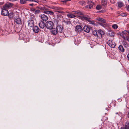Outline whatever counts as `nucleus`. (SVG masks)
<instances>
[{"mask_svg":"<svg viewBox=\"0 0 129 129\" xmlns=\"http://www.w3.org/2000/svg\"><path fill=\"white\" fill-rule=\"evenodd\" d=\"M93 34L97 38H102V35H104V33L103 31L101 29H99L98 31L94 30L92 32Z\"/></svg>","mask_w":129,"mask_h":129,"instance_id":"nucleus-1","label":"nucleus"},{"mask_svg":"<svg viewBox=\"0 0 129 129\" xmlns=\"http://www.w3.org/2000/svg\"><path fill=\"white\" fill-rule=\"evenodd\" d=\"M96 20L99 22V24L104 27H105L107 25L106 20L100 17H98Z\"/></svg>","mask_w":129,"mask_h":129,"instance_id":"nucleus-2","label":"nucleus"},{"mask_svg":"<svg viewBox=\"0 0 129 129\" xmlns=\"http://www.w3.org/2000/svg\"><path fill=\"white\" fill-rule=\"evenodd\" d=\"M53 23L50 21H47L45 23V27L48 29H51L53 28Z\"/></svg>","mask_w":129,"mask_h":129,"instance_id":"nucleus-3","label":"nucleus"},{"mask_svg":"<svg viewBox=\"0 0 129 129\" xmlns=\"http://www.w3.org/2000/svg\"><path fill=\"white\" fill-rule=\"evenodd\" d=\"M55 22L57 23V26L56 27L58 33H62L63 32V28L62 26L61 25H57L58 21L55 20Z\"/></svg>","mask_w":129,"mask_h":129,"instance_id":"nucleus-4","label":"nucleus"},{"mask_svg":"<svg viewBox=\"0 0 129 129\" xmlns=\"http://www.w3.org/2000/svg\"><path fill=\"white\" fill-rule=\"evenodd\" d=\"M54 9L55 10L56 12L60 13H64L63 11L65 10V9L58 7H54Z\"/></svg>","mask_w":129,"mask_h":129,"instance_id":"nucleus-5","label":"nucleus"},{"mask_svg":"<svg viewBox=\"0 0 129 129\" xmlns=\"http://www.w3.org/2000/svg\"><path fill=\"white\" fill-rule=\"evenodd\" d=\"M2 10L1 14L4 16H8L9 15V12L8 10L2 8H1Z\"/></svg>","mask_w":129,"mask_h":129,"instance_id":"nucleus-6","label":"nucleus"},{"mask_svg":"<svg viewBox=\"0 0 129 129\" xmlns=\"http://www.w3.org/2000/svg\"><path fill=\"white\" fill-rule=\"evenodd\" d=\"M107 43L109 46L112 48H114L116 45L115 42L113 40H109L108 41Z\"/></svg>","mask_w":129,"mask_h":129,"instance_id":"nucleus-7","label":"nucleus"},{"mask_svg":"<svg viewBox=\"0 0 129 129\" xmlns=\"http://www.w3.org/2000/svg\"><path fill=\"white\" fill-rule=\"evenodd\" d=\"M13 4L9 3L7 2L3 6V8L6 9H8L12 7L13 5Z\"/></svg>","mask_w":129,"mask_h":129,"instance_id":"nucleus-8","label":"nucleus"},{"mask_svg":"<svg viewBox=\"0 0 129 129\" xmlns=\"http://www.w3.org/2000/svg\"><path fill=\"white\" fill-rule=\"evenodd\" d=\"M75 31L78 33H80L82 31V27L80 25H77L75 28Z\"/></svg>","mask_w":129,"mask_h":129,"instance_id":"nucleus-9","label":"nucleus"},{"mask_svg":"<svg viewBox=\"0 0 129 129\" xmlns=\"http://www.w3.org/2000/svg\"><path fill=\"white\" fill-rule=\"evenodd\" d=\"M79 18L83 21H88L90 18L89 17L80 16H79Z\"/></svg>","mask_w":129,"mask_h":129,"instance_id":"nucleus-10","label":"nucleus"},{"mask_svg":"<svg viewBox=\"0 0 129 129\" xmlns=\"http://www.w3.org/2000/svg\"><path fill=\"white\" fill-rule=\"evenodd\" d=\"M41 19L44 21H47L48 19V16L45 14H42L40 16Z\"/></svg>","mask_w":129,"mask_h":129,"instance_id":"nucleus-11","label":"nucleus"},{"mask_svg":"<svg viewBox=\"0 0 129 129\" xmlns=\"http://www.w3.org/2000/svg\"><path fill=\"white\" fill-rule=\"evenodd\" d=\"M51 34L53 35H55L58 33L56 28H53L52 29H51Z\"/></svg>","mask_w":129,"mask_h":129,"instance_id":"nucleus-12","label":"nucleus"},{"mask_svg":"<svg viewBox=\"0 0 129 129\" xmlns=\"http://www.w3.org/2000/svg\"><path fill=\"white\" fill-rule=\"evenodd\" d=\"M74 42L76 45H78L80 42V38H75L74 39Z\"/></svg>","mask_w":129,"mask_h":129,"instance_id":"nucleus-13","label":"nucleus"},{"mask_svg":"<svg viewBox=\"0 0 129 129\" xmlns=\"http://www.w3.org/2000/svg\"><path fill=\"white\" fill-rule=\"evenodd\" d=\"M83 29L84 31L88 33L89 32L90 28L87 25H85L83 27Z\"/></svg>","mask_w":129,"mask_h":129,"instance_id":"nucleus-14","label":"nucleus"},{"mask_svg":"<svg viewBox=\"0 0 129 129\" xmlns=\"http://www.w3.org/2000/svg\"><path fill=\"white\" fill-rule=\"evenodd\" d=\"M14 20L17 24H19L21 23V21L18 16L14 18Z\"/></svg>","mask_w":129,"mask_h":129,"instance_id":"nucleus-15","label":"nucleus"},{"mask_svg":"<svg viewBox=\"0 0 129 129\" xmlns=\"http://www.w3.org/2000/svg\"><path fill=\"white\" fill-rule=\"evenodd\" d=\"M120 129H129V122H126L125 124V125L122 127Z\"/></svg>","mask_w":129,"mask_h":129,"instance_id":"nucleus-16","label":"nucleus"},{"mask_svg":"<svg viewBox=\"0 0 129 129\" xmlns=\"http://www.w3.org/2000/svg\"><path fill=\"white\" fill-rule=\"evenodd\" d=\"M39 25L40 28L43 29L45 26V24L43 21H41L39 23Z\"/></svg>","mask_w":129,"mask_h":129,"instance_id":"nucleus-17","label":"nucleus"},{"mask_svg":"<svg viewBox=\"0 0 129 129\" xmlns=\"http://www.w3.org/2000/svg\"><path fill=\"white\" fill-rule=\"evenodd\" d=\"M66 12L68 13L67 15V16L69 18H74L76 17V16L73 14H72L71 13L68 12Z\"/></svg>","mask_w":129,"mask_h":129,"instance_id":"nucleus-18","label":"nucleus"},{"mask_svg":"<svg viewBox=\"0 0 129 129\" xmlns=\"http://www.w3.org/2000/svg\"><path fill=\"white\" fill-rule=\"evenodd\" d=\"M33 30L35 33H38L39 31V29L38 27L36 26H34L33 28Z\"/></svg>","mask_w":129,"mask_h":129,"instance_id":"nucleus-19","label":"nucleus"},{"mask_svg":"<svg viewBox=\"0 0 129 129\" xmlns=\"http://www.w3.org/2000/svg\"><path fill=\"white\" fill-rule=\"evenodd\" d=\"M44 13L47 14H50L51 15H53L54 14L53 12L51 11H45Z\"/></svg>","mask_w":129,"mask_h":129,"instance_id":"nucleus-20","label":"nucleus"},{"mask_svg":"<svg viewBox=\"0 0 129 129\" xmlns=\"http://www.w3.org/2000/svg\"><path fill=\"white\" fill-rule=\"evenodd\" d=\"M118 49L120 51L122 52H124V49L122 45H120L118 47Z\"/></svg>","mask_w":129,"mask_h":129,"instance_id":"nucleus-21","label":"nucleus"},{"mask_svg":"<svg viewBox=\"0 0 129 129\" xmlns=\"http://www.w3.org/2000/svg\"><path fill=\"white\" fill-rule=\"evenodd\" d=\"M122 33L125 36H126L129 35V30H125L122 31Z\"/></svg>","mask_w":129,"mask_h":129,"instance_id":"nucleus-22","label":"nucleus"},{"mask_svg":"<svg viewBox=\"0 0 129 129\" xmlns=\"http://www.w3.org/2000/svg\"><path fill=\"white\" fill-rule=\"evenodd\" d=\"M101 4L102 5L104 6L107 4V0H101Z\"/></svg>","mask_w":129,"mask_h":129,"instance_id":"nucleus-23","label":"nucleus"},{"mask_svg":"<svg viewBox=\"0 0 129 129\" xmlns=\"http://www.w3.org/2000/svg\"><path fill=\"white\" fill-rule=\"evenodd\" d=\"M117 4L118 7L120 8L122 7L124 5V4L122 2H117Z\"/></svg>","mask_w":129,"mask_h":129,"instance_id":"nucleus-24","label":"nucleus"},{"mask_svg":"<svg viewBox=\"0 0 129 129\" xmlns=\"http://www.w3.org/2000/svg\"><path fill=\"white\" fill-rule=\"evenodd\" d=\"M31 20H29L28 21V25L29 27H32V22Z\"/></svg>","mask_w":129,"mask_h":129,"instance_id":"nucleus-25","label":"nucleus"},{"mask_svg":"<svg viewBox=\"0 0 129 129\" xmlns=\"http://www.w3.org/2000/svg\"><path fill=\"white\" fill-rule=\"evenodd\" d=\"M64 22L66 24H69L70 23V22L69 19H67V18H65L64 19Z\"/></svg>","mask_w":129,"mask_h":129,"instance_id":"nucleus-26","label":"nucleus"},{"mask_svg":"<svg viewBox=\"0 0 129 129\" xmlns=\"http://www.w3.org/2000/svg\"><path fill=\"white\" fill-rule=\"evenodd\" d=\"M88 22H89V24H92L93 25H96V23L95 21L94 20H90V19H89Z\"/></svg>","mask_w":129,"mask_h":129,"instance_id":"nucleus-27","label":"nucleus"},{"mask_svg":"<svg viewBox=\"0 0 129 129\" xmlns=\"http://www.w3.org/2000/svg\"><path fill=\"white\" fill-rule=\"evenodd\" d=\"M33 12H34L35 14H38L40 12V10H36L35 9L33 8Z\"/></svg>","mask_w":129,"mask_h":129,"instance_id":"nucleus-28","label":"nucleus"},{"mask_svg":"<svg viewBox=\"0 0 129 129\" xmlns=\"http://www.w3.org/2000/svg\"><path fill=\"white\" fill-rule=\"evenodd\" d=\"M109 35L113 37L114 35V33L112 31H110L109 33Z\"/></svg>","mask_w":129,"mask_h":129,"instance_id":"nucleus-29","label":"nucleus"},{"mask_svg":"<svg viewBox=\"0 0 129 129\" xmlns=\"http://www.w3.org/2000/svg\"><path fill=\"white\" fill-rule=\"evenodd\" d=\"M14 15V13L13 12H11L10 13H9V15L8 16H9V17L10 18H13Z\"/></svg>","mask_w":129,"mask_h":129,"instance_id":"nucleus-30","label":"nucleus"},{"mask_svg":"<svg viewBox=\"0 0 129 129\" xmlns=\"http://www.w3.org/2000/svg\"><path fill=\"white\" fill-rule=\"evenodd\" d=\"M112 27L114 29H116L118 28V26L116 24H114L112 25Z\"/></svg>","mask_w":129,"mask_h":129,"instance_id":"nucleus-31","label":"nucleus"},{"mask_svg":"<svg viewBox=\"0 0 129 129\" xmlns=\"http://www.w3.org/2000/svg\"><path fill=\"white\" fill-rule=\"evenodd\" d=\"M28 0H20V3L21 4H24L26 3V1Z\"/></svg>","mask_w":129,"mask_h":129,"instance_id":"nucleus-32","label":"nucleus"},{"mask_svg":"<svg viewBox=\"0 0 129 129\" xmlns=\"http://www.w3.org/2000/svg\"><path fill=\"white\" fill-rule=\"evenodd\" d=\"M93 7V5L91 4L88 5L86 6V8H88L90 9H91Z\"/></svg>","mask_w":129,"mask_h":129,"instance_id":"nucleus-33","label":"nucleus"},{"mask_svg":"<svg viewBox=\"0 0 129 129\" xmlns=\"http://www.w3.org/2000/svg\"><path fill=\"white\" fill-rule=\"evenodd\" d=\"M102 8V7L100 5H98L96 7V9L97 10H100Z\"/></svg>","mask_w":129,"mask_h":129,"instance_id":"nucleus-34","label":"nucleus"},{"mask_svg":"<svg viewBox=\"0 0 129 129\" xmlns=\"http://www.w3.org/2000/svg\"><path fill=\"white\" fill-rule=\"evenodd\" d=\"M75 13L76 14L79 15H82V13L80 11H76Z\"/></svg>","mask_w":129,"mask_h":129,"instance_id":"nucleus-35","label":"nucleus"},{"mask_svg":"<svg viewBox=\"0 0 129 129\" xmlns=\"http://www.w3.org/2000/svg\"><path fill=\"white\" fill-rule=\"evenodd\" d=\"M120 36H121L124 39L125 38V37L124 35L122 33H122H121L120 34Z\"/></svg>","mask_w":129,"mask_h":129,"instance_id":"nucleus-36","label":"nucleus"},{"mask_svg":"<svg viewBox=\"0 0 129 129\" xmlns=\"http://www.w3.org/2000/svg\"><path fill=\"white\" fill-rule=\"evenodd\" d=\"M33 2H35L36 3V4H35V5H37V4L38 3V2H39V1H38V0H33Z\"/></svg>","mask_w":129,"mask_h":129,"instance_id":"nucleus-37","label":"nucleus"},{"mask_svg":"<svg viewBox=\"0 0 129 129\" xmlns=\"http://www.w3.org/2000/svg\"><path fill=\"white\" fill-rule=\"evenodd\" d=\"M121 15L122 17L126 16L127 14H126L123 13L121 14Z\"/></svg>","mask_w":129,"mask_h":129,"instance_id":"nucleus-38","label":"nucleus"},{"mask_svg":"<svg viewBox=\"0 0 129 129\" xmlns=\"http://www.w3.org/2000/svg\"><path fill=\"white\" fill-rule=\"evenodd\" d=\"M105 12V11L104 10H102L101 11H100L98 13H104Z\"/></svg>","mask_w":129,"mask_h":129,"instance_id":"nucleus-39","label":"nucleus"},{"mask_svg":"<svg viewBox=\"0 0 129 129\" xmlns=\"http://www.w3.org/2000/svg\"><path fill=\"white\" fill-rule=\"evenodd\" d=\"M116 114H118L119 116H120L121 115V113L120 112H117L116 113Z\"/></svg>","mask_w":129,"mask_h":129,"instance_id":"nucleus-40","label":"nucleus"},{"mask_svg":"<svg viewBox=\"0 0 129 129\" xmlns=\"http://www.w3.org/2000/svg\"><path fill=\"white\" fill-rule=\"evenodd\" d=\"M68 1V0H62L61 2H66Z\"/></svg>","mask_w":129,"mask_h":129,"instance_id":"nucleus-41","label":"nucleus"},{"mask_svg":"<svg viewBox=\"0 0 129 129\" xmlns=\"http://www.w3.org/2000/svg\"><path fill=\"white\" fill-rule=\"evenodd\" d=\"M4 2H0V5H3L4 4Z\"/></svg>","mask_w":129,"mask_h":129,"instance_id":"nucleus-42","label":"nucleus"},{"mask_svg":"<svg viewBox=\"0 0 129 129\" xmlns=\"http://www.w3.org/2000/svg\"><path fill=\"white\" fill-rule=\"evenodd\" d=\"M127 58L128 60H129V53L128 54L127 56Z\"/></svg>","mask_w":129,"mask_h":129,"instance_id":"nucleus-43","label":"nucleus"},{"mask_svg":"<svg viewBox=\"0 0 129 129\" xmlns=\"http://www.w3.org/2000/svg\"><path fill=\"white\" fill-rule=\"evenodd\" d=\"M127 116H128V118H129V112H128V113Z\"/></svg>","mask_w":129,"mask_h":129,"instance_id":"nucleus-44","label":"nucleus"},{"mask_svg":"<svg viewBox=\"0 0 129 129\" xmlns=\"http://www.w3.org/2000/svg\"><path fill=\"white\" fill-rule=\"evenodd\" d=\"M121 100L120 99H118V101L119 102H120L121 101Z\"/></svg>","mask_w":129,"mask_h":129,"instance_id":"nucleus-45","label":"nucleus"},{"mask_svg":"<svg viewBox=\"0 0 129 129\" xmlns=\"http://www.w3.org/2000/svg\"><path fill=\"white\" fill-rule=\"evenodd\" d=\"M59 16L60 18H62V17L61 15H60Z\"/></svg>","mask_w":129,"mask_h":129,"instance_id":"nucleus-46","label":"nucleus"},{"mask_svg":"<svg viewBox=\"0 0 129 129\" xmlns=\"http://www.w3.org/2000/svg\"><path fill=\"white\" fill-rule=\"evenodd\" d=\"M30 5L31 6H32V4H30Z\"/></svg>","mask_w":129,"mask_h":129,"instance_id":"nucleus-47","label":"nucleus"},{"mask_svg":"<svg viewBox=\"0 0 129 129\" xmlns=\"http://www.w3.org/2000/svg\"><path fill=\"white\" fill-rule=\"evenodd\" d=\"M91 3L93 4H94V3L92 2H91Z\"/></svg>","mask_w":129,"mask_h":129,"instance_id":"nucleus-48","label":"nucleus"},{"mask_svg":"<svg viewBox=\"0 0 129 129\" xmlns=\"http://www.w3.org/2000/svg\"><path fill=\"white\" fill-rule=\"evenodd\" d=\"M33 20H34V18H33Z\"/></svg>","mask_w":129,"mask_h":129,"instance_id":"nucleus-49","label":"nucleus"},{"mask_svg":"<svg viewBox=\"0 0 129 129\" xmlns=\"http://www.w3.org/2000/svg\"><path fill=\"white\" fill-rule=\"evenodd\" d=\"M33 5L34 4L33 3Z\"/></svg>","mask_w":129,"mask_h":129,"instance_id":"nucleus-50","label":"nucleus"},{"mask_svg":"<svg viewBox=\"0 0 129 129\" xmlns=\"http://www.w3.org/2000/svg\"><path fill=\"white\" fill-rule=\"evenodd\" d=\"M30 1H33V0H32V1L30 0Z\"/></svg>","mask_w":129,"mask_h":129,"instance_id":"nucleus-51","label":"nucleus"},{"mask_svg":"<svg viewBox=\"0 0 129 129\" xmlns=\"http://www.w3.org/2000/svg\"><path fill=\"white\" fill-rule=\"evenodd\" d=\"M30 1H33V0H32V1L30 0Z\"/></svg>","mask_w":129,"mask_h":129,"instance_id":"nucleus-52","label":"nucleus"},{"mask_svg":"<svg viewBox=\"0 0 129 129\" xmlns=\"http://www.w3.org/2000/svg\"><path fill=\"white\" fill-rule=\"evenodd\" d=\"M30 1H33V0H32V1L30 0Z\"/></svg>","mask_w":129,"mask_h":129,"instance_id":"nucleus-53","label":"nucleus"},{"mask_svg":"<svg viewBox=\"0 0 129 129\" xmlns=\"http://www.w3.org/2000/svg\"><path fill=\"white\" fill-rule=\"evenodd\" d=\"M31 10H32V9H31Z\"/></svg>","mask_w":129,"mask_h":129,"instance_id":"nucleus-54","label":"nucleus"}]
</instances>
